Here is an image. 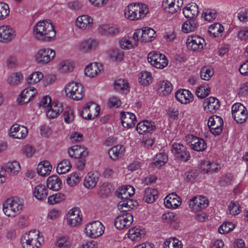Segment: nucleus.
Segmentation results:
<instances>
[{
	"instance_id": "58",
	"label": "nucleus",
	"mask_w": 248,
	"mask_h": 248,
	"mask_svg": "<svg viewBox=\"0 0 248 248\" xmlns=\"http://www.w3.org/2000/svg\"><path fill=\"white\" fill-rule=\"evenodd\" d=\"M202 16L206 21H211L215 19L217 16V12L215 10L205 9L202 13Z\"/></svg>"
},
{
	"instance_id": "8",
	"label": "nucleus",
	"mask_w": 248,
	"mask_h": 248,
	"mask_svg": "<svg viewBox=\"0 0 248 248\" xmlns=\"http://www.w3.org/2000/svg\"><path fill=\"white\" fill-rule=\"evenodd\" d=\"M105 227L99 221H94L88 224L85 229V232L87 235L96 238L101 236L104 232Z\"/></svg>"
},
{
	"instance_id": "54",
	"label": "nucleus",
	"mask_w": 248,
	"mask_h": 248,
	"mask_svg": "<svg viewBox=\"0 0 248 248\" xmlns=\"http://www.w3.org/2000/svg\"><path fill=\"white\" fill-rule=\"evenodd\" d=\"M109 55L114 61H121L124 60V52L118 48L112 49L109 51Z\"/></svg>"
},
{
	"instance_id": "35",
	"label": "nucleus",
	"mask_w": 248,
	"mask_h": 248,
	"mask_svg": "<svg viewBox=\"0 0 248 248\" xmlns=\"http://www.w3.org/2000/svg\"><path fill=\"white\" fill-rule=\"evenodd\" d=\"M190 146L192 149L198 152L204 151L207 147L204 140L195 136L192 138Z\"/></svg>"
},
{
	"instance_id": "16",
	"label": "nucleus",
	"mask_w": 248,
	"mask_h": 248,
	"mask_svg": "<svg viewBox=\"0 0 248 248\" xmlns=\"http://www.w3.org/2000/svg\"><path fill=\"white\" fill-rule=\"evenodd\" d=\"M28 134L27 127L18 124H14L10 128L9 135L14 139H24Z\"/></svg>"
},
{
	"instance_id": "39",
	"label": "nucleus",
	"mask_w": 248,
	"mask_h": 248,
	"mask_svg": "<svg viewBox=\"0 0 248 248\" xmlns=\"http://www.w3.org/2000/svg\"><path fill=\"white\" fill-rule=\"evenodd\" d=\"M98 179L97 173L90 172L84 178V186L87 188H92L96 186Z\"/></svg>"
},
{
	"instance_id": "49",
	"label": "nucleus",
	"mask_w": 248,
	"mask_h": 248,
	"mask_svg": "<svg viewBox=\"0 0 248 248\" xmlns=\"http://www.w3.org/2000/svg\"><path fill=\"white\" fill-rule=\"evenodd\" d=\"M73 63L69 60L62 61L59 64V70L61 73H66L73 70Z\"/></svg>"
},
{
	"instance_id": "5",
	"label": "nucleus",
	"mask_w": 248,
	"mask_h": 248,
	"mask_svg": "<svg viewBox=\"0 0 248 248\" xmlns=\"http://www.w3.org/2000/svg\"><path fill=\"white\" fill-rule=\"evenodd\" d=\"M65 92L67 97L76 101L81 100L84 95L83 86L78 82L69 83L65 88Z\"/></svg>"
},
{
	"instance_id": "26",
	"label": "nucleus",
	"mask_w": 248,
	"mask_h": 248,
	"mask_svg": "<svg viewBox=\"0 0 248 248\" xmlns=\"http://www.w3.org/2000/svg\"><path fill=\"white\" fill-rule=\"evenodd\" d=\"M93 104V103H88L85 107L83 108V110L80 112V115L84 119L92 120L96 118L99 113L100 107L96 105H95L94 108V113L93 114L90 110L91 105Z\"/></svg>"
},
{
	"instance_id": "64",
	"label": "nucleus",
	"mask_w": 248,
	"mask_h": 248,
	"mask_svg": "<svg viewBox=\"0 0 248 248\" xmlns=\"http://www.w3.org/2000/svg\"><path fill=\"white\" fill-rule=\"evenodd\" d=\"M111 185L109 184L104 183L100 186L99 193L102 195L107 196L111 193Z\"/></svg>"
},
{
	"instance_id": "45",
	"label": "nucleus",
	"mask_w": 248,
	"mask_h": 248,
	"mask_svg": "<svg viewBox=\"0 0 248 248\" xmlns=\"http://www.w3.org/2000/svg\"><path fill=\"white\" fill-rule=\"evenodd\" d=\"M154 165L158 168L164 166L168 160V155L165 153L158 154L154 158Z\"/></svg>"
},
{
	"instance_id": "30",
	"label": "nucleus",
	"mask_w": 248,
	"mask_h": 248,
	"mask_svg": "<svg viewBox=\"0 0 248 248\" xmlns=\"http://www.w3.org/2000/svg\"><path fill=\"white\" fill-rule=\"evenodd\" d=\"M124 152L125 147L123 145H117L109 150L108 155L111 159L116 161L124 155Z\"/></svg>"
},
{
	"instance_id": "15",
	"label": "nucleus",
	"mask_w": 248,
	"mask_h": 248,
	"mask_svg": "<svg viewBox=\"0 0 248 248\" xmlns=\"http://www.w3.org/2000/svg\"><path fill=\"white\" fill-rule=\"evenodd\" d=\"M68 153L71 158H85L88 156L89 152L87 149L82 145H76L68 149Z\"/></svg>"
},
{
	"instance_id": "36",
	"label": "nucleus",
	"mask_w": 248,
	"mask_h": 248,
	"mask_svg": "<svg viewBox=\"0 0 248 248\" xmlns=\"http://www.w3.org/2000/svg\"><path fill=\"white\" fill-rule=\"evenodd\" d=\"M102 64L98 63H91L88 65L84 69L85 74L89 77L96 76L101 71Z\"/></svg>"
},
{
	"instance_id": "48",
	"label": "nucleus",
	"mask_w": 248,
	"mask_h": 248,
	"mask_svg": "<svg viewBox=\"0 0 248 248\" xmlns=\"http://www.w3.org/2000/svg\"><path fill=\"white\" fill-rule=\"evenodd\" d=\"M71 168V165L69 160L63 159L57 166V171L59 174H64Z\"/></svg>"
},
{
	"instance_id": "23",
	"label": "nucleus",
	"mask_w": 248,
	"mask_h": 248,
	"mask_svg": "<svg viewBox=\"0 0 248 248\" xmlns=\"http://www.w3.org/2000/svg\"><path fill=\"white\" fill-rule=\"evenodd\" d=\"M155 129L154 122L148 120H143L139 122L137 125V131L140 134H144L146 132H151Z\"/></svg>"
},
{
	"instance_id": "52",
	"label": "nucleus",
	"mask_w": 248,
	"mask_h": 248,
	"mask_svg": "<svg viewBox=\"0 0 248 248\" xmlns=\"http://www.w3.org/2000/svg\"><path fill=\"white\" fill-rule=\"evenodd\" d=\"M44 77L42 73L37 71L29 75L26 79L28 84H36L39 82Z\"/></svg>"
},
{
	"instance_id": "25",
	"label": "nucleus",
	"mask_w": 248,
	"mask_h": 248,
	"mask_svg": "<svg viewBox=\"0 0 248 248\" xmlns=\"http://www.w3.org/2000/svg\"><path fill=\"white\" fill-rule=\"evenodd\" d=\"M76 24L80 29H89L92 27L93 19L87 15L80 16L77 18Z\"/></svg>"
},
{
	"instance_id": "42",
	"label": "nucleus",
	"mask_w": 248,
	"mask_h": 248,
	"mask_svg": "<svg viewBox=\"0 0 248 248\" xmlns=\"http://www.w3.org/2000/svg\"><path fill=\"white\" fill-rule=\"evenodd\" d=\"M52 166L48 161H45L40 163L37 168V173L41 176H46L49 174Z\"/></svg>"
},
{
	"instance_id": "62",
	"label": "nucleus",
	"mask_w": 248,
	"mask_h": 248,
	"mask_svg": "<svg viewBox=\"0 0 248 248\" xmlns=\"http://www.w3.org/2000/svg\"><path fill=\"white\" fill-rule=\"evenodd\" d=\"M56 245L59 248H69L71 247V243L68 237L62 236L57 240Z\"/></svg>"
},
{
	"instance_id": "1",
	"label": "nucleus",
	"mask_w": 248,
	"mask_h": 248,
	"mask_svg": "<svg viewBox=\"0 0 248 248\" xmlns=\"http://www.w3.org/2000/svg\"><path fill=\"white\" fill-rule=\"evenodd\" d=\"M33 34L39 40L48 42L56 35L54 27L49 20L38 22L33 28Z\"/></svg>"
},
{
	"instance_id": "46",
	"label": "nucleus",
	"mask_w": 248,
	"mask_h": 248,
	"mask_svg": "<svg viewBox=\"0 0 248 248\" xmlns=\"http://www.w3.org/2000/svg\"><path fill=\"white\" fill-rule=\"evenodd\" d=\"M23 79V75L21 72L14 73L11 75L7 79L8 83L10 85H17Z\"/></svg>"
},
{
	"instance_id": "4",
	"label": "nucleus",
	"mask_w": 248,
	"mask_h": 248,
	"mask_svg": "<svg viewBox=\"0 0 248 248\" xmlns=\"http://www.w3.org/2000/svg\"><path fill=\"white\" fill-rule=\"evenodd\" d=\"M41 239L39 231L34 230L23 236L21 241L23 248H39L41 245Z\"/></svg>"
},
{
	"instance_id": "51",
	"label": "nucleus",
	"mask_w": 248,
	"mask_h": 248,
	"mask_svg": "<svg viewBox=\"0 0 248 248\" xmlns=\"http://www.w3.org/2000/svg\"><path fill=\"white\" fill-rule=\"evenodd\" d=\"M181 241L175 238H170L164 242V248H182Z\"/></svg>"
},
{
	"instance_id": "21",
	"label": "nucleus",
	"mask_w": 248,
	"mask_h": 248,
	"mask_svg": "<svg viewBox=\"0 0 248 248\" xmlns=\"http://www.w3.org/2000/svg\"><path fill=\"white\" fill-rule=\"evenodd\" d=\"M175 98L182 104H187L192 101L194 96L191 93L186 89H180L175 93Z\"/></svg>"
},
{
	"instance_id": "61",
	"label": "nucleus",
	"mask_w": 248,
	"mask_h": 248,
	"mask_svg": "<svg viewBox=\"0 0 248 248\" xmlns=\"http://www.w3.org/2000/svg\"><path fill=\"white\" fill-rule=\"evenodd\" d=\"M210 90L209 88H206L204 86H199L196 91V94L198 98H204L209 95Z\"/></svg>"
},
{
	"instance_id": "43",
	"label": "nucleus",
	"mask_w": 248,
	"mask_h": 248,
	"mask_svg": "<svg viewBox=\"0 0 248 248\" xmlns=\"http://www.w3.org/2000/svg\"><path fill=\"white\" fill-rule=\"evenodd\" d=\"M20 170V165L19 162L14 161L11 162H8L5 168L4 169V172L15 175Z\"/></svg>"
},
{
	"instance_id": "33",
	"label": "nucleus",
	"mask_w": 248,
	"mask_h": 248,
	"mask_svg": "<svg viewBox=\"0 0 248 248\" xmlns=\"http://www.w3.org/2000/svg\"><path fill=\"white\" fill-rule=\"evenodd\" d=\"M33 196L39 201H43L46 198L48 190L45 185L39 184L34 188L33 192Z\"/></svg>"
},
{
	"instance_id": "18",
	"label": "nucleus",
	"mask_w": 248,
	"mask_h": 248,
	"mask_svg": "<svg viewBox=\"0 0 248 248\" xmlns=\"http://www.w3.org/2000/svg\"><path fill=\"white\" fill-rule=\"evenodd\" d=\"M205 40L200 36L188 37L186 40V46L188 49L192 51L201 50L203 47Z\"/></svg>"
},
{
	"instance_id": "32",
	"label": "nucleus",
	"mask_w": 248,
	"mask_h": 248,
	"mask_svg": "<svg viewBox=\"0 0 248 248\" xmlns=\"http://www.w3.org/2000/svg\"><path fill=\"white\" fill-rule=\"evenodd\" d=\"M200 168L204 173L212 174L217 170V164L214 162H211L208 160H202Z\"/></svg>"
},
{
	"instance_id": "27",
	"label": "nucleus",
	"mask_w": 248,
	"mask_h": 248,
	"mask_svg": "<svg viewBox=\"0 0 248 248\" xmlns=\"http://www.w3.org/2000/svg\"><path fill=\"white\" fill-rule=\"evenodd\" d=\"M183 13L187 19H195L199 13L198 6L195 3H190L184 8Z\"/></svg>"
},
{
	"instance_id": "2",
	"label": "nucleus",
	"mask_w": 248,
	"mask_h": 248,
	"mask_svg": "<svg viewBox=\"0 0 248 248\" xmlns=\"http://www.w3.org/2000/svg\"><path fill=\"white\" fill-rule=\"evenodd\" d=\"M147 5L140 3H132L124 9V16L130 20H138L144 17L148 13Z\"/></svg>"
},
{
	"instance_id": "38",
	"label": "nucleus",
	"mask_w": 248,
	"mask_h": 248,
	"mask_svg": "<svg viewBox=\"0 0 248 248\" xmlns=\"http://www.w3.org/2000/svg\"><path fill=\"white\" fill-rule=\"evenodd\" d=\"M157 191L149 187L146 188L144 191L143 200L148 203H153L157 198Z\"/></svg>"
},
{
	"instance_id": "44",
	"label": "nucleus",
	"mask_w": 248,
	"mask_h": 248,
	"mask_svg": "<svg viewBox=\"0 0 248 248\" xmlns=\"http://www.w3.org/2000/svg\"><path fill=\"white\" fill-rule=\"evenodd\" d=\"M114 88L116 90L123 91L127 93L130 91V86L127 80L124 79H119L114 83Z\"/></svg>"
},
{
	"instance_id": "53",
	"label": "nucleus",
	"mask_w": 248,
	"mask_h": 248,
	"mask_svg": "<svg viewBox=\"0 0 248 248\" xmlns=\"http://www.w3.org/2000/svg\"><path fill=\"white\" fill-rule=\"evenodd\" d=\"M240 205L237 201H232L228 205L227 213L236 216L240 213Z\"/></svg>"
},
{
	"instance_id": "12",
	"label": "nucleus",
	"mask_w": 248,
	"mask_h": 248,
	"mask_svg": "<svg viewBox=\"0 0 248 248\" xmlns=\"http://www.w3.org/2000/svg\"><path fill=\"white\" fill-rule=\"evenodd\" d=\"M133 221V217L131 213L122 214L115 219L114 224L116 229L122 230L129 227Z\"/></svg>"
},
{
	"instance_id": "24",
	"label": "nucleus",
	"mask_w": 248,
	"mask_h": 248,
	"mask_svg": "<svg viewBox=\"0 0 248 248\" xmlns=\"http://www.w3.org/2000/svg\"><path fill=\"white\" fill-rule=\"evenodd\" d=\"M98 30L102 35L111 36L115 35L119 32V28L116 25L104 24L100 26Z\"/></svg>"
},
{
	"instance_id": "34",
	"label": "nucleus",
	"mask_w": 248,
	"mask_h": 248,
	"mask_svg": "<svg viewBox=\"0 0 248 248\" xmlns=\"http://www.w3.org/2000/svg\"><path fill=\"white\" fill-rule=\"evenodd\" d=\"M62 185V180L57 175L49 176L46 181L47 188L54 191H58L60 190Z\"/></svg>"
},
{
	"instance_id": "11",
	"label": "nucleus",
	"mask_w": 248,
	"mask_h": 248,
	"mask_svg": "<svg viewBox=\"0 0 248 248\" xmlns=\"http://www.w3.org/2000/svg\"><path fill=\"white\" fill-rule=\"evenodd\" d=\"M208 205L209 201L206 197L202 195L193 197L189 203L190 208L195 212L202 211L208 207Z\"/></svg>"
},
{
	"instance_id": "20",
	"label": "nucleus",
	"mask_w": 248,
	"mask_h": 248,
	"mask_svg": "<svg viewBox=\"0 0 248 248\" xmlns=\"http://www.w3.org/2000/svg\"><path fill=\"white\" fill-rule=\"evenodd\" d=\"M121 117L122 124L124 127L131 128L135 126L137 121L134 114L129 112H122Z\"/></svg>"
},
{
	"instance_id": "6",
	"label": "nucleus",
	"mask_w": 248,
	"mask_h": 248,
	"mask_svg": "<svg viewBox=\"0 0 248 248\" xmlns=\"http://www.w3.org/2000/svg\"><path fill=\"white\" fill-rule=\"evenodd\" d=\"M148 61L153 66L158 69H163L167 66L168 61L163 54L157 52H151L147 57Z\"/></svg>"
},
{
	"instance_id": "50",
	"label": "nucleus",
	"mask_w": 248,
	"mask_h": 248,
	"mask_svg": "<svg viewBox=\"0 0 248 248\" xmlns=\"http://www.w3.org/2000/svg\"><path fill=\"white\" fill-rule=\"evenodd\" d=\"M152 81V76L151 73L148 71H142L140 73L139 78V83L143 86H147Z\"/></svg>"
},
{
	"instance_id": "60",
	"label": "nucleus",
	"mask_w": 248,
	"mask_h": 248,
	"mask_svg": "<svg viewBox=\"0 0 248 248\" xmlns=\"http://www.w3.org/2000/svg\"><path fill=\"white\" fill-rule=\"evenodd\" d=\"M201 77L202 79L208 80L213 75V71L210 67H203L201 70Z\"/></svg>"
},
{
	"instance_id": "19",
	"label": "nucleus",
	"mask_w": 248,
	"mask_h": 248,
	"mask_svg": "<svg viewBox=\"0 0 248 248\" xmlns=\"http://www.w3.org/2000/svg\"><path fill=\"white\" fill-rule=\"evenodd\" d=\"M146 231L143 227L137 226L130 228L127 233L128 237L132 241L139 242L143 238Z\"/></svg>"
},
{
	"instance_id": "28",
	"label": "nucleus",
	"mask_w": 248,
	"mask_h": 248,
	"mask_svg": "<svg viewBox=\"0 0 248 248\" xmlns=\"http://www.w3.org/2000/svg\"><path fill=\"white\" fill-rule=\"evenodd\" d=\"M135 32L132 37L125 36L119 42L120 46L124 49H131L138 46L139 42L137 37L134 38Z\"/></svg>"
},
{
	"instance_id": "13",
	"label": "nucleus",
	"mask_w": 248,
	"mask_h": 248,
	"mask_svg": "<svg viewBox=\"0 0 248 248\" xmlns=\"http://www.w3.org/2000/svg\"><path fill=\"white\" fill-rule=\"evenodd\" d=\"M16 31L9 25L0 26V42L7 43L11 42L16 37Z\"/></svg>"
},
{
	"instance_id": "41",
	"label": "nucleus",
	"mask_w": 248,
	"mask_h": 248,
	"mask_svg": "<svg viewBox=\"0 0 248 248\" xmlns=\"http://www.w3.org/2000/svg\"><path fill=\"white\" fill-rule=\"evenodd\" d=\"M182 25V29L185 33H188L191 31H194L198 26V23L196 19H188Z\"/></svg>"
},
{
	"instance_id": "40",
	"label": "nucleus",
	"mask_w": 248,
	"mask_h": 248,
	"mask_svg": "<svg viewBox=\"0 0 248 248\" xmlns=\"http://www.w3.org/2000/svg\"><path fill=\"white\" fill-rule=\"evenodd\" d=\"M98 42L94 39H88L80 43L79 48L84 52H87L95 49L97 46Z\"/></svg>"
},
{
	"instance_id": "56",
	"label": "nucleus",
	"mask_w": 248,
	"mask_h": 248,
	"mask_svg": "<svg viewBox=\"0 0 248 248\" xmlns=\"http://www.w3.org/2000/svg\"><path fill=\"white\" fill-rule=\"evenodd\" d=\"M80 180V174L76 172L70 174L66 179L67 184L70 186L77 185Z\"/></svg>"
},
{
	"instance_id": "29",
	"label": "nucleus",
	"mask_w": 248,
	"mask_h": 248,
	"mask_svg": "<svg viewBox=\"0 0 248 248\" xmlns=\"http://www.w3.org/2000/svg\"><path fill=\"white\" fill-rule=\"evenodd\" d=\"M63 110L62 103L59 102H53L46 110L48 117L54 119L57 117Z\"/></svg>"
},
{
	"instance_id": "47",
	"label": "nucleus",
	"mask_w": 248,
	"mask_h": 248,
	"mask_svg": "<svg viewBox=\"0 0 248 248\" xmlns=\"http://www.w3.org/2000/svg\"><path fill=\"white\" fill-rule=\"evenodd\" d=\"M232 116L237 123L243 124L246 121L248 118L247 109L245 108L242 110L237 111Z\"/></svg>"
},
{
	"instance_id": "14",
	"label": "nucleus",
	"mask_w": 248,
	"mask_h": 248,
	"mask_svg": "<svg viewBox=\"0 0 248 248\" xmlns=\"http://www.w3.org/2000/svg\"><path fill=\"white\" fill-rule=\"evenodd\" d=\"M67 223L75 227L80 224L82 221L81 213L78 207L71 209L67 215Z\"/></svg>"
},
{
	"instance_id": "57",
	"label": "nucleus",
	"mask_w": 248,
	"mask_h": 248,
	"mask_svg": "<svg viewBox=\"0 0 248 248\" xmlns=\"http://www.w3.org/2000/svg\"><path fill=\"white\" fill-rule=\"evenodd\" d=\"M234 228V225L231 222H225L218 228V232L221 234L227 233Z\"/></svg>"
},
{
	"instance_id": "17",
	"label": "nucleus",
	"mask_w": 248,
	"mask_h": 248,
	"mask_svg": "<svg viewBox=\"0 0 248 248\" xmlns=\"http://www.w3.org/2000/svg\"><path fill=\"white\" fill-rule=\"evenodd\" d=\"M183 4V0H165L162 3L164 10L173 14L177 12Z\"/></svg>"
},
{
	"instance_id": "10",
	"label": "nucleus",
	"mask_w": 248,
	"mask_h": 248,
	"mask_svg": "<svg viewBox=\"0 0 248 248\" xmlns=\"http://www.w3.org/2000/svg\"><path fill=\"white\" fill-rule=\"evenodd\" d=\"M155 31L152 28L144 27L142 29L137 30L135 32L134 38L137 37L138 41L141 42L152 41L156 37Z\"/></svg>"
},
{
	"instance_id": "37",
	"label": "nucleus",
	"mask_w": 248,
	"mask_h": 248,
	"mask_svg": "<svg viewBox=\"0 0 248 248\" xmlns=\"http://www.w3.org/2000/svg\"><path fill=\"white\" fill-rule=\"evenodd\" d=\"M157 92L161 95H167L170 93L172 87L171 83L168 81H160L157 83Z\"/></svg>"
},
{
	"instance_id": "22",
	"label": "nucleus",
	"mask_w": 248,
	"mask_h": 248,
	"mask_svg": "<svg viewBox=\"0 0 248 248\" xmlns=\"http://www.w3.org/2000/svg\"><path fill=\"white\" fill-rule=\"evenodd\" d=\"M180 197L174 192L168 195L164 200V204L168 208L175 209L181 205Z\"/></svg>"
},
{
	"instance_id": "9",
	"label": "nucleus",
	"mask_w": 248,
	"mask_h": 248,
	"mask_svg": "<svg viewBox=\"0 0 248 248\" xmlns=\"http://www.w3.org/2000/svg\"><path fill=\"white\" fill-rule=\"evenodd\" d=\"M171 152L175 158L186 162L190 158V155L186 147L183 144L174 143L172 145Z\"/></svg>"
},
{
	"instance_id": "3",
	"label": "nucleus",
	"mask_w": 248,
	"mask_h": 248,
	"mask_svg": "<svg viewBox=\"0 0 248 248\" xmlns=\"http://www.w3.org/2000/svg\"><path fill=\"white\" fill-rule=\"evenodd\" d=\"M23 207V200L17 197L7 199L3 204V212L9 217H15L20 214Z\"/></svg>"
},
{
	"instance_id": "7",
	"label": "nucleus",
	"mask_w": 248,
	"mask_h": 248,
	"mask_svg": "<svg viewBox=\"0 0 248 248\" xmlns=\"http://www.w3.org/2000/svg\"><path fill=\"white\" fill-rule=\"evenodd\" d=\"M56 55L55 51L49 48L39 50L35 56L36 62L41 64H46L52 61Z\"/></svg>"
},
{
	"instance_id": "63",
	"label": "nucleus",
	"mask_w": 248,
	"mask_h": 248,
	"mask_svg": "<svg viewBox=\"0 0 248 248\" xmlns=\"http://www.w3.org/2000/svg\"><path fill=\"white\" fill-rule=\"evenodd\" d=\"M10 13L9 5L4 2H0V20L5 19Z\"/></svg>"
},
{
	"instance_id": "59",
	"label": "nucleus",
	"mask_w": 248,
	"mask_h": 248,
	"mask_svg": "<svg viewBox=\"0 0 248 248\" xmlns=\"http://www.w3.org/2000/svg\"><path fill=\"white\" fill-rule=\"evenodd\" d=\"M233 178V175L231 173H226L220 178L219 185L223 186L230 185L232 184Z\"/></svg>"
},
{
	"instance_id": "31",
	"label": "nucleus",
	"mask_w": 248,
	"mask_h": 248,
	"mask_svg": "<svg viewBox=\"0 0 248 248\" xmlns=\"http://www.w3.org/2000/svg\"><path fill=\"white\" fill-rule=\"evenodd\" d=\"M34 88L29 87L24 90L20 93L19 103L23 105L30 101L35 95Z\"/></svg>"
},
{
	"instance_id": "55",
	"label": "nucleus",
	"mask_w": 248,
	"mask_h": 248,
	"mask_svg": "<svg viewBox=\"0 0 248 248\" xmlns=\"http://www.w3.org/2000/svg\"><path fill=\"white\" fill-rule=\"evenodd\" d=\"M65 199V195L62 193H57L48 197L47 202L50 204L59 203Z\"/></svg>"
}]
</instances>
